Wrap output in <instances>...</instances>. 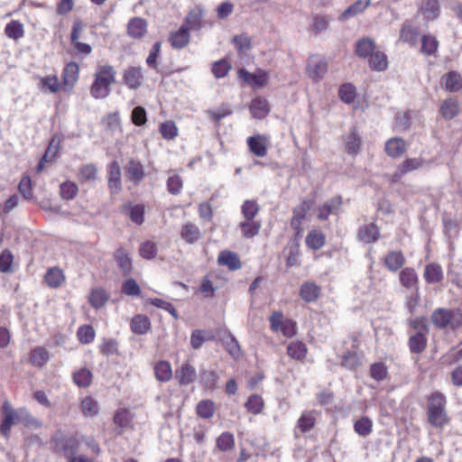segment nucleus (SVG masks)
I'll return each mask as SVG.
<instances>
[{
	"mask_svg": "<svg viewBox=\"0 0 462 462\" xmlns=\"http://www.w3.org/2000/svg\"><path fill=\"white\" fill-rule=\"evenodd\" d=\"M427 420L434 428L443 429L450 421L447 411L446 396L440 392H434L428 396Z\"/></svg>",
	"mask_w": 462,
	"mask_h": 462,
	"instance_id": "f257e3e1",
	"label": "nucleus"
},
{
	"mask_svg": "<svg viewBox=\"0 0 462 462\" xmlns=\"http://www.w3.org/2000/svg\"><path fill=\"white\" fill-rule=\"evenodd\" d=\"M116 71L113 66L99 65L94 74V82L90 88V95L96 99H102L110 94V86L116 82Z\"/></svg>",
	"mask_w": 462,
	"mask_h": 462,
	"instance_id": "f03ea898",
	"label": "nucleus"
},
{
	"mask_svg": "<svg viewBox=\"0 0 462 462\" xmlns=\"http://www.w3.org/2000/svg\"><path fill=\"white\" fill-rule=\"evenodd\" d=\"M432 324L440 329H456L462 325V313L458 310L436 309L430 317Z\"/></svg>",
	"mask_w": 462,
	"mask_h": 462,
	"instance_id": "7ed1b4c3",
	"label": "nucleus"
},
{
	"mask_svg": "<svg viewBox=\"0 0 462 462\" xmlns=\"http://www.w3.org/2000/svg\"><path fill=\"white\" fill-rule=\"evenodd\" d=\"M51 442L54 445V449L62 453L68 461L76 454L79 452V442L73 436H64L62 434H56Z\"/></svg>",
	"mask_w": 462,
	"mask_h": 462,
	"instance_id": "20e7f679",
	"label": "nucleus"
},
{
	"mask_svg": "<svg viewBox=\"0 0 462 462\" xmlns=\"http://www.w3.org/2000/svg\"><path fill=\"white\" fill-rule=\"evenodd\" d=\"M2 411L4 413V418L0 425V432L7 438L9 436L12 426L14 424L20 423V409L15 411L8 402H5L2 405Z\"/></svg>",
	"mask_w": 462,
	"mask_h": 462,
	"instance_id": "39448f33",
	"label": "nucleus"
},
{
	"mask_svg": "<svg viewBox=\"0 0 462 462\" xmlns=\"http://www.w3.org/2000/svg\"><path fill=\"white\" fill-rule=\"evenodd\" d=\"M107 185L111 195L119 193L122 190L121 167L116 161H113L107 167Z\"/></svg>",
	"mask_w": 462,
	"mask_h": 462,
	"instance_id": "423d86ee",
	"label": "nucleus"
},
{
	"mask_svg": "<svg viewBox=\"0 0 462 462\" xmlns=\"http://www.w3.org/2000/svg\"><path fill=\"white\" fill-rule=\"evenodd\" d=\"M328 70L327 61L319 57H311L310 58L307 65V71L313 80L319 81L320 80Z\"/></svg>",
	"mask_w": 462,
	"mask_h": 462,
	"instance_id": "0eeeda50",
	"label": "nucleus"
},
{
	"mask_svg": "<svg viewBox=\"0 0 462 462\" xmlns=\"http://www.w3.org/2000/svg\"><path fill=\"white\" fill-rule=\"evenodd\" d=\"M125 169L127 178L134 185H138L145 177L143 165L138 160L130 159Z\"/></svg>",
	"mask_w": 462,
	"mask_h": 462,
	"instance_id": "6e6552de",
	"label": "nucleus"
},
{
	"mask_svg": "<svg viewBox=\"0 0 462 462\" xmlns=\"http://www.w3.org/2000/svg\"><path fill=\"white\" fill-rule=\"evenodd\" d=\"M79 65L76 62L68 63L62 71L63 89L70 91L79 79Z\"/></svg>",
	"mask_w": 462,
	"mask_h": 462,
	"instance_id": "1a4fd4ad",
	"label": "nucleus"
},
{
	"mask_svg": "<svg viewBox=\"0 0 462 462\" xmlns=\"http://www.w3.org/2000/svg\"><path fill=\"white\" fill-rule=\"evenodd\" d=\"M190 40L189 30L186 25H181L176 32H171L169 42L171 46L176 50L185 48Z\"/></svg>",
	"mask_w": 462,
	"mask_h": 462,
	"instance_id": "9d476101",
	"label": "nucleus"
},
{
	"mask_svg": "<svg viewBox=\"0 0 462 462\" xmlns=\"http://www.w3.org/2000/svg\"><path fill=\"white\" fill-rule=\"evenodd\" d=\"M418 36V29L413 25L412 21H404L400 30L399 41L407 42L413 47L417 44Z\"/></svg>",
	"mask_w": 462,
	"mask_h": 462,
	"instance_id": "9b49d317",
	"label": "nucleus"
},
{
	"mask_svg": "<svg viewBox=\"0 0 462 462\" xmlns=\"http://www.w3.org/2000/svg\"><path fill=\"white\" fill-rule=\"evenodd\" d=\"M143 79L141 67H129L123 74L124 83L131 89H137L142 85Z\"/></svg>",
	"mask_w": 462,
	"mask_h": 462,
	"instance_id": "f8f14e48",
	"label": "nucleus"
},
{
	"mask_svg": "<svg viewBox=\"0 0 462 462\" xmlns=\"http://www.w3.org/2000/svg\"><path fill=\"white\" fill-rule=\"evenodd\" d=\"M114 259L116 262L123 276H127L133 269L132 258L129 253L123 247H119L114 253Z\"/></svg>",
	"mask_w": 462,
	"mask_h": 462,
	"instance_id": "ddd939ff",
	"label": "nucleus"
},
{
	"mask_svg": "<svg viewBox=\"0 0 462 462\" xmlns=\"http://www.w3.org/2000/svg\"><path fill=\"white\" fill-rule=\"evenodd\" d=\"M176 378L180 385H189L197 379V372L189 362H185L176 370Z\"/></svg>",
	"mask_w": 462,
	"mask_h": 462,
	"instance_id": "4468645a",
	"label": "nucleus"
},
{
	"mask_svg": "<svg viewBox=\"0 0 462 462\" xmlns=\"http://www.w3.org/2000/svg\"><path fill=\"white\" fill-rule=\"evenodd\" d=\"M147 22L141 17L132 18L127 24V33L131 38L140 39L147 32Z\"/></svg>",
	"mask_w": 462,
	"mask_h": 462,
	"instance_id": "2eb2a0df",
	"label": "nucleus"
},
{
	"mask_svg": "<svg viewBox=\"0 0 462 462\" xmlns=\"http://www.w3.org/2000/svg\"><path fill=\"white\" fill-rule=\"evenodd\" d=\"M405 151V141L401 137L391 138L385 143V152L392 158L401 157Z\"/></svg>",
	"mask_w": 462,
	"mask_h": 462,
	"instance_id": "dca6fc26",
	"label": "nucleus"
},
{
	"mask_svg": "<svg viewBox=\"0 0 462 462\" xmlns=\"http://www.w3.org/2000/svg\"><path fill=\"white\" fill-rule=\"evenodd\" d=\"M420 13L424 20L433 21L437 19L440 13V5L438 0H426L420 7Z\"/></svg>",
	"mask_w": 462,
	"mask_h": 462,
	"instance_id": "f3484780",
	"label": "nucleus"
},
{
	"mask_svg": "<svg viewBox=\"0 0 462 462\" xmlns=\"http://www.w3.org/2000/svg\"><path fill=\"white\" fill-rule=\"evenodd\" d=\"M408 345H409L410 351L411 353H414V354L422 353L426 349V346H427L426 334L421 330L415 332L414 334L410 336Z\"/></svg>",
	"mask_w": 462,
	"mask_h": 462,
	"instance_id": "a211bd4d",
	"label": "nucleus"
},
{
	"mask_svg": "<svg viewBox=\"0 0 462 462\" xmlns=\"http://www.w3.org/2000/svg\"><path fill=\"white\" fill-rule=\"evenodd\" d=\"M220 341L225 349L234 359H238L240 357V345L233 334H231L230 332L225 334L224 336L221 337Z\"/></svg>",
	"mask_w": 462,
	"mask_h": 462,
	"instance_id": "6ab92c4d",
	"label": "nucleus"
},
{
	"mask_svg": "<svg viewBox=\"0 0 462 462\" xmlns=\"http://www.w3.org/2000/svg\"><path fill=\"white\" fill-rule=\"evenodd\" d=\"M250 151L258 157L267 154L266 138L263 135L250 136L247 138Z\"/></svg>",
	"mask_w": 462,
	"mask_h": 462,
	"instance_id": "aec40b11",
	"label": "nucleus"
},
{
	"mask_svg": "<svg viewBox=\"0 0 462 462\" xmlns=\"http://www.w3.org/2000/svg\"><path fill=\"white\" fill-rule=\"evenodd\" d=\"M130 327L133 333L144 335L151 329V321L147 316L138 314L131 319Z\"/></svg>",
	"mask_w": 462,
	"mask_h": 462,
	"instance_id": "412c9836",
	"label": "nucleus"
},
{
	"mask_svg": "<svg viewBox=\"0 0 462 462\" xmlns=\"http://www.w3.org/2000/svg\"><path fill=\"white\" fill-rule=\"evenodd\" d=\"M342 204V199L340 196L334 197L328 201L325 202L319 208V217L321 220L328 218L329 215L336 213Z\"/></svg>",
	"mask_w": 462,
	"mask_h": 462,
	"instance_id": "4be33fe9",
	"label": "nucleus"
},
{
	"mask_svg": "<svg viewBox=\"0 0 462 462\" xmlns=\"http://www.w3.org/2000/svg\"><path fill=\"white\" fill-rule=\"evenodd\" d=\"M204 12L201 7L196 6L185 18V24L189 30L199 31L202 27V19Z\"/></svg>",
	"mask_w": 462,
	"mask_h": 462,
	"instance_id": "5701e85b",
	"label": "nucleus"
},
{
	"mask_svg": "<svg viewBox=\"0 0 462 462\" xmlns=\"http://www.w3.org/2000/svg\"><path fill=\"white\" fill-rule=\"evenodd\" d=\"M217 262L220 265L227 266L232 271L241 268V262L237 254L231 251H222L218 255Z\"/></svg>",
	"mask_w": 462,
	"mask_h": 462,
	"instance_id": "b1692460",
	"label": "nucleus"
},
{
	"mask_svg": "<svg viewBox=\"0 0 462 462\" xmlns=\"http://www.w3.org/2000/svg\"><path fill=\"white\" fill-rule=\"evenodd\" d=\"M180 237L188 244H194L202 237V235L198 226L189 222L182 226Z\"/></svg>",
	"mask_w": 462,
	"mask_h": 462,
	"instance_id": "393cba45",
	"label": "nucleus"
},
{
	"mask_svg": "<svg viewBox=\"0 0 462 462\" xmlns=\"http://www.w3.org/2000/svg\"><path fill=\"white\" fill-rule=\"evenodd\" d=\"M424 279L428 283H439L443 279V271L439 264L431 263L426 265L423 273Z\"/></svg>",
	"mask_w": 462,
	"mask_h": 462,
	"instance_id": "a878e982",
	"label": "nucleus"
},
{
	"mask_svg": "<svg viewBox=\"0 0 462 462\" xmlns=\"http://www.w3.org/2000/svg\"><path fill=\"white\" fill-rule=\"evenodd\" d=\"M320 294V287L315 282H305L301 285L300 295V298L306 302L315 301Z\"/></svg>",
	"mask_w": 462,
	"mask_h": 462,
	"instance_id": "bb28decb",
	"label": "nucleus"
},
{
	"mask_svg": "<svg viewBox=\"0 0 462 462\" xmlns=\"http://www.w3.org/2000/svg\"><path fill=\"white\" fill-rule=\"evenodd\" d=\"M317 420V412L315 411H308L302 412L297 421V429L301 433H306L314 428Z\"/></svg>",
	"mask_w": 462,
	"mask_h": 462,
	"instance_id": "cd10ccee",
	"label": "nucleus"
},
{
	"mask_svg": "<svg viewBox=\"0 0 462 462\" xmlns=\"http://www.w3.org/2000/svg\"><path fill=\"white\" fill-rule=\"evenodd\" d=\"M357 236L360 241L365 243H374L379 237V229L376 225L371 223L361 226Z\"/></svg>",
	"mask_w": 462,
	"mask_h": 462,
	"instance_id": "c85d7f7f",
	"label": "nucleus"
},
{
	"mask_svg": "<svg viewBox=\"0 0 462 462\" xmlns=\"http://www.w3.org/2000/svg\"><path fill=\"white\" fill-rule=\"evenodd\" d=\"M345 146L346 152L351 155H356L360 151L361 138L355 127L351 128L350 132L346 135Z\"/></svg>",
	"mask_w": 462,
	"mask_h": 462,
	"instance_id": "c756f323",
	"label": "nucleus"
},
{
	"mask_svg": "<svg viewBox=\"0 0 462 462\" xmlns=\"http://www.w3.org/2000/svg\"><path fill=\"white\" fill-rule=\"evenodd\" d=\"M405 258L402 252H389L384 258V264L391 272H397L403 266Z\"/></svg>",
	"mask_w": 462,
	"mask_h": 462,
	"instance_id": "7c9ffc66",
	"label": "nucleus"
},
{
	"mask_svg": "<svg viewBox=\"0 0 462 462\" xmlns=\"http://www.w3.org/2000/svg\"><path fill=\"white\" fill-rule=\"evenodd\" d=\"M371 4V0H357L348 6L340 16L342 20H347L363 13Z\"/></svg>",
	"mask_w": 462,
	"mask_h": 462,
	"instance_id": "2f4dec72",
	"label": "nucleus"
},
{
	"mask_svg": "<svg viewBox=\"0 0 462 462\" xmlns=\"http://www.w3.org/2000/svg\"><path fill=\"white\" fill-rule=\"evenodd\" d=\"M423 163L424 160L422 158H408L398 167L395 176L402 177L408 172L419 170L423 166Z\"/></svg>",
	"mask_w": 462,
	"mask_h": 462,
	"instance_id": "473e14b6",
	"label": "nucleus"
},
{
	"mask_svg": "<svg viewBox=\"0 0 462 462\" xmlns=\"http://www.w3.org/2000/svg\"><path fill=\"white\" fill-rule=\"evenodd\" d=\"M269 104L263 98H254L250 106V112L254 118L262 119L269 113Z\"/></svg>",
	"mask_w": 462,
	"mask_h": 462,
	"instance_id": "72a5a7b5",
	"label": "nucleus"
},
{
	"mask_svg": "<svg viewBox=\"0 0 462 462\" xmlns=\"http://www.w3.org/2000/svg\"><path fill=\"white\" fill-rule=\"evenodd\" d=\"M155 378L162 383L169 382L172 377V370L168 361H159L154 366Z\"/></svg>",
	"mask_w": 462,
	"mask_h": 462,
	"instance_id": "f704fd0d",
	"label": "nucleus"
},
{
	"mask_svg": "<svg viewBox=\"0 0 462 462\" xmlns=\"http://www.w3.org/2000/svg\"><path fill=\"white\" fill-rule=\"evenodd\" d=\"M213 338L212 333L203 329H195L190 335V345L192 348L198 350L202 346L203 343Z\"/></svg>",
	"mask_w": 462,
	"mask_h": 462,
	"instance_id": "c9c22d12",
	"label": "nucleus"
},
{
	"mask_svg": "<svg viewBox=\"0 0 462 462\" xmlns=\"http://www.w3.org/2000/svg\"><path fill=\"white\" fill-rule=\"evenodd\" d=\"M123 212L126 213L130 219L137 225H141L143 222L144 207L142 204L134 206L125 205L123 207Z\"/></svg>",
	"mask_w": 462,
	"mask_h": 462,
	"instance_id": "e433bc0d",
	"label": "nucleus"
},
{
	"mask_svg": "<svg viewBox=\"0 0 462 462\" xmlns=\"http://www.w3.org/2000/svg\"><path fill=\"white\" fill-rule=\"evenodd\" d=\"M310 205L306 200L302 201L301 204L293 209V216L291 219V226L294 230H300L301 221L305 218Z\"/></svg>",
	"mask_w": 462,
	"mask_h": 462,
	"instance_id": "4c0bfd02",
	"label": "nucleus"
},
{
	"mask_svg": "<svg viewBox=\"0 0 462 462\" xmlns=\"http://www.w3.org/2000/svg\"><path fill=\"white\" fill-rule=\"evenodd\" d=\"M369 66L374 70H377V71L385 70L388 66L386 55L382 51H374L369 56Z\"/></svg>",
	"mask_w": 462,
	"mask_h": 462,
	"instance_id": "58836bf2",
	"label": "nucleus"
},
{
	"mask_svg": "<svg viewBox=\"0 0 462 462\" xmlns=\"http://www.w3.org/2000/svg\"><path fill=\"white\" fill-rule=\"evenodd\" d=\"M375 49L374 42L370 38H363L356 42V52L360 58L369 57Z\"/></svg>",
	"mask_w": 462,
	"mask_h": 462,
	"instance_id": "ea45409f",
	"label": "nucleus"
},
{
	"mask_svg": "<svg viewBox=\"0 0 462 462\" xmlns=\"http://www.w3.org/2000/svg\"><path fill=\"white\" fill-rule=\"evenodd\" d=\"M50 359L48 350L43 346H37L32 350L30 360L32 365L42 367Z\"/></svg>",
	"mask_w": 462,
	"mask_h": 462,
	"instance_id": "a19ab883",
	"label": "nucleus"
},
{
	"mask_svg": "<svg viewBox=\"0 0 462 462\" xmlns=\"http://www.w3.org/2000/svg\"><path fill=\"white\" fill-rule=\"evenodd\" d=\"M400 282L402 286L411 289L418 283V276L414 269L405 268L400 273Z\"/></svg>",
	"mask_w": 462,
	"mask_h": 462,
	"instance_id": "79ce46f5",
	"label": "nucleus"
},
{
	"mask_svg": "<svg viewBox=\"0 0 462 462\" xmlns=\"http://www.w3.org/2000/svg\"><path fill=\"white\" fill-rule=\"evenodd\" d=\"M108 294L106 291L101 288H96L92 290L90 296H89V303L92 307L98 309L107 302L108 300Z\"/></svg>",
	"mask_w": 462,
	"mask_h": 462,
	"instance_id": "37998d69",
	"label": "nucleus"
},
{
	"mask_svg": "<svg viewBox=\"0 0 462 462\" xmlns=\"http://www.w3.org/2000/svg\"><path fill=\"white\" fill-rule=\"evenodd\" d=\"M439 49V42L436 37L428 34L423 35L421 38L420 51L425 55H432L437 52Z\"/></svg>",
	"mask_w": 462,
	"mask_h": 462,
	"instance_id": "c03bdc74",
	"label": "nucleus"
},
{
	"mask_svg": "<svg viewBox=\"0 0 462 462\" xmlns=\"http://www.w3.org/2000/svg\"><path fill=\"white\" fill-rule=\"evenodd\" d=\"M445 87L451 92H457L462 88L461 76L456 71H450L444 76Z\"/></svg>",
	"mask_w": 462,
	"mask_h": 462,
	"instance_id": "a18cd8bd",
	"label": "nucleus"
},
{
	"mask_svg": "<svg viewBox=\"0 0 462 462\" xmlns=\"http://www.w3.org/2000/svg\"><path fill=\"white\" fill-rule=\"evenodd\" d=\"M306 244L311 249H320L325 244V236L321 231H310L306 236Z\"/></svg>",
	"mask_w": 462,
	"mask_h": 462,
	"instance_id": "49530a36",
	"label": "nucleus"
},
{
	"mask_svg": "<svg viewBox=\"0 0 462 462\" xmlns=\"http://www.w3.org/2000/svg\"><path fill=\"white\" fill-rule=\"evenodd\" d=\"M458 104L455 99L445 100L440 107V112L445 119H452L458 113Z\"/></svg>",
	"mask_w": 462,
	"mask_h": 462,
	"instance_id": "de8ad7c7",
	"label": "nucleus"
},
{
	"mask_svg": "<svg viewBox=\"0 0 462 462\" xmlns=\"http://www.w3.org/2000/svg\"><path fill=\"white\" fill-rule=\"evenodd\" d=\"M44 279L49 286L52 288H57L60 286L62 282L64 281V275L60 269L51 268L47 272Z\"/></svg>",
	"mask_w": 462,
	"mask_h": 462,
	"instance_id": "09e8293b",
	"label": "nucleus"
},
{
	"mask_svg": "<svg viewBox=\"0 0 462 462\" xmlns=\"http://www.w3.org/2000/svg\"><path fill=\"white\" fill-rule=\"evenodd\" d=\"M287 353L291 358L300 360L306 356L307 347L300 341L291 342L287 347Z\"/></svg>",
	"mask_w": 462,
	"mask_h": 462,
	"instance_id": "8fccbe9b",
	"label": "nucleus"
},
{
	"mask_svg": "<svg viewBox=\"0 0 462 462\" xmlns=\"http://www.w3.org/2000/svg\"><path fill=\"white\" fill-rule=\"evenodd\" d=\"M239 227L242 230V234L246 238H252L256 236L261 228L259 222L253 220H245L239 224Z\"/></svg>",
	"mask_w": 462,
	"mask_h": 462,
	"instance_id": "3c124183",
	"label": "nucleus"
},
{
	"mask_svg": "<svg viewBox=\"0 0 462 462\" xmlns=\"http://www.w3.org/2000/svg\"><path fill=\"white\" fill-rule=\"evenodd\" d=\"M5 32L7 37L14 40H18L24 34L23 25L16 20H13L7 23Z\"/></svg>",
	"mask_w": 462,
	"mask_h": 462,
	"instance_id": "603ef678",
	"label": "nucleus"
},
{
	"mask_svg": "<svg viewBox=\"0 0 462 462\" xmlns=\"http://www.w3.org/2000/svg\"><path fill=\"white\" fill-rule=\"evenodd\" d=\"M373 421L368 417H362L354 424L355 431L361 437H366L371 434Z\"/></svg>",
	"mask_w": 462,
	"mask_h": 462,
	"instance_id": "864d4df0",
	"label": "nucleus"
},
{
	"mask_svg": "<svg viewBox=\"0 0 462 462\" xmlns=\"http://www.w3.org/2000/svg\"><path fill=\"white\" fill-rule=\"evenodd\" d=\"M235 447V439L234 435L230 432H223L217 439V448L220 451H230Z\"/></svg>",
	"mask_w": 462,
	"mask_h": 462,
	"instance_id": "5fc2aeb1",
	"label": "nucleus"
},
{
	"mask_svg": "<svg viewBox=\"0 0 462 462\" xmlns=\"http://www.w3.org/2000/svg\"><path fill=\"white\" fill-rule=\"evenodd\" d=\"M19 422L31 429L42 427V422L24 408L20 409Z\"/></svg>",
	"mask_w": 462,
	"mask_h": 462,
	"instance_id": "6e6d98bb",
	"label": "nucleus"
},
{
	"mask_svg": "<svg viewBox=\"0 0 462 462\" xmlns=\"http://www.w3.org/2000/svg\"><path fill=\"white\" fill-rule=\"evenodd\" d=\"M218 375L214 371L201 370L199 373V381L207 389H215Z\"/></svg>",
	"mask_w": 462,
	"mask_h": 462,
	"instance_id": "4d7b16f0",
	"label": "nucleus"
},
{
	"mask_svg": "<svg viewBox=\"0 0 462 462\" xmlns=\"http://www.w3.org/2000/svg\"><path fill=\"white\" fill-rule=\"evenodd\" d=\"M215 404L212 401L203 400L197 405V413L199 417L209 419L214 415Z\"/></svg>",
	"mask_w": 462,
	"mask_h": 462,
	"instance_id": "13d9d810",
	"label": "nucleus"
},
{
	"mask_svg": "<svg viewBox=\"0 0 462 462\" xmlns=\"http://www.w3.org/2000/svg\"><path fill=\"white\" fill-rule=\"evenodd\" d=\"M259 210V205L255 200H245L241 208L242 214L246 220H253Z\"/></svg>",
	"mask_w": 462,
	"mask_h": 462,
	"instance_id": "bf43d9fd",
	"label": "nucleus"
},
{
	"mask_svg": "<svg viewBox=\"0 0 462 462\" xmlns=\"http://www.w3.org/2000/svg\"><path fill=\"white\" fill-rule=\"evenodd\" d=\"M92 373L86 368H82L73 374V381L79 387H88L91 383Z\"/></svg>",
	"mask_w": 462,
	"mask_h": 462,
	"instance_id": "052dcab7",
	"label": "nucleus"
},
{
	"mask_svg": "<svg viewBox=\"0 0 462 462\" xmlns=\"http://www.w3.org/2000/svg\"><path fill=\"white\" fill-rule=\"evenodd\" d=\"M263 401L258 394L251 395L245 402V408L253 414H259L263 408Z\"/></svg>",
	"mask_w": 462,
	"mask_h": 462,
	"instance_id": "680f3d73",
	"label": "nucleus"
},
{
	"mask_svg": "<svg viewBox=\"0 0 462 462\" xmlns=\"http://www.w3.org/2000/svg\"><path fill=\"white\" fill-rule=\"evenodd\" d=\"M95 330L90 325H84L79 328L77 336L80 343L89 344L95 338Z\"/></svg>",
	"mask_w": 462,
	"mask_h": 462,
	"instance_id": "e2e57ef3",
	"label": "nucleus"
},
{
	"mask_svg": "<svg viewBox=\"0 0 462 462\" xmlns=\"http://www.w3.org/2000/svg\"><path fill=\"white\" fill-rule=\"evenodd\" d=\"M122 293L127 296H139L141 294V288L133 278H128L122 283Z\"/></svg>",
	"mask_w": 462,
	"mask_h": 462,
	"instance_id": "0e129e2a",
	"label": "nucleus"
},
{
	"mask_svg": "<svg viewBox=\"0 0 462 462\" xmlns=\"http://www.w3.org/2000/svg\"><path fill=\"white\" fill-rule=\"evenodd\" d=\"M388 374L387 366L383 362L374 363L370 367V375L376 381H383Z\"/></svg>",
	"mask_w": 462,
	"mask_h": 462,
	"instance_id": "69168bd1",
	"label": "nucleus"
},
{
	"mask_svg": "<svg viewBox=\"0 0 462 462\" xmlns=\"http://www.w3.org/2000/svg\"><path fill=\"white\" fill-rule=\"evenodd\" d=\"M338 94L343 102L351 104L356 98V88L351 84H343Z\"/></svg>",
	"mask_w": 462,
	"mask_h": 462,
	"instance_id": "338daca9",
	"label": "nucleus"
},
{
	"mask_svg": "<svg viewBox=\"0 0 462 462\" xmlns=\"http://www.w3.org/2000/svg\"><path fill=\"white\" fill-rule=\"evenodd\" d=\"M78 186L71 181H66L60 185V194L62 199H72L78 193Z\"/></svg>",
	"mask_w": 462,
	"mask_h": 462,
	"instance_id": "774afa93",
	"label": "nucleus"
}]
</instances>
